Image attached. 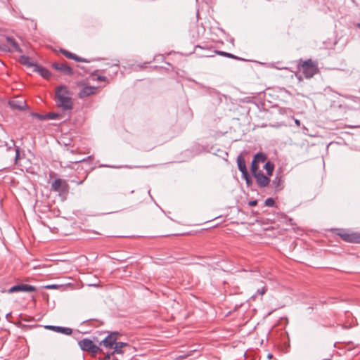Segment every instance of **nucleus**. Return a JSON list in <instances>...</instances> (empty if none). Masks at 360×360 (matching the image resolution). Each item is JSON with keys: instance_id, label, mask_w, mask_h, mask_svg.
Here are the masks:
<instances>
[{"instance_id": "nucleus-22", "label": "nucleus", "mask_w": 360, "mask_h": 360, "mask_svg": "<svg viewBox=\"0 0 360 360\" xmlns=\"http://www.w3.org/2000/svg\"><path fill=\"white\" fill-rule=\"evenodd\" d=\"M0 50L5 52H11V48L6 42V39L0 40Z\"/></svg>"}, {"instance_id": "nucleus-37", "label": "nucleus", "mask_w": 360, "mask_h": 360, "mask_svg": "<svg viewBox=\"0 0 360 360\" xmlns=\"http://www.w3.org/2000/svg\"><path fill=\"white\" fill-rule=\"evenodd\" d=\"M245 183L248 186H250L252 184V179L251 176L250 178H248L247 180H245Z\"/></svg>"}, {"instance_id": "nucleus-45", "label": "nucleus", "mask_w": 360, "mask_h": 360, "mask_svg": "<svg viewBox=\"0 0 360 360\" xmlns=\"http://www.w3.org/2000/svg\"><path fill=\"white\" fill-rule=\"evenodd\" d=\"M358 27L360 28V23L358 24Z\"/></svg>"}, {"instance_id": "nucleus-13", "label": "nucleus", "mask_w": 360, "mask_h": 360, "mask_svg": "<svg viewBox=\"0 0 360 360\" xmlns=\"http://www.w3.org/2000/svg\"><path fill=\"white\" fill-rule=\"evenodd\" d=\"M96 88L91 86H86L83 87L78 94L80 98H86L95 93Z\"/></svg>"}, {"instance_id": "nucleus-10", "label": "nucleus", "mask_w": 360, "mask_h": 360, "mask_svg": "<svg viewBox=\"0 0 360 360\" xmlns=\"http://www.w3.org/2000/svg\"><path fill=\"white\" fill-rule=\"evenodd\" d=\"M8 103L11 108L20 110H24L27 106L25 101L22 98L11 100Z\"/></svg>"}, {"instance_id": "nucleus-31", "label": "nucleus", "mask_w": 360, "mask_h": 360, "mask_svg": "<svg viewBox=\"0 0 360 360\" xmlns=\"http://www.w3.org/2000/svg\"><path fill=\"white\" fill-rule=\"evenodd\" d=\"M241 174H242V178H243L245 181V180H247V179H248V178H250V175H249V174H248V170H247V171H245V172H242Z\"/></svg>"}, {"instance_id": "nucleus-26", "label": "nucleus", "mask_w": 360, "mask_h": 360, "mask_svg": "<svg viewBox=\"0 0 360 360\" xmlns=\"http://www.w3.org/2000/svg\"><path fill=\"white\" fill-rule=\"evenodd\" d=\"M60 51L67 58H68L70 59L75 58V53H71V52H70V51H67L65 49H61Z\"/></svg>"}, {"instance_id": "nucleus-19", "label": "nucleus", "mask_w": 360, "mask_h": 360, "mask_svg": "<svg viewBox=\"0 0 360 360\" xmlns=\"http://www.w3.org/2000/svg\"><path fill=\"white\" fill-rule=\"evenodd\" d=\"M237 165L238 168L241 173L248 170L245 165V161L240 155L237 158Z\"/></svg>"}, {"instance_id": "nucleus-20", "label": "nucleus", "mask_w": 360, "mask_h": 360, "mask_svg": "<svg viewBox=\"0 0 360 360\" xmlns=\"http://www.w3.org/2000/svg\"><path fill=\"white\" fill-rule=\"evenodd\" d=\"M264 169L266 170L267 176H270L273 174L274 169V165L273 162L267 161L264 165Z\"/></svg>"}, {"instance_id": "nucleus-11", "label": "nucleus", "mask_w": 360, "mask_h": 360, "mask_svg": "<svg viewBox=\"0 0 360 360\" xmlns=\"http://www.w3.org/2000/svg\"><path fill=\"white\" fill-rule=\"evenodd\" d=\"M45 328L54 332L63 333L68 335L72 334V330L70 328L68 327L48 325L46 326Z\"/></svg>"}, {"instance_id": "nucleus-36", "label": "nucleus", "mask_w": 360, "mask_h": 360, "mask_svg": "<svg viewBox=\"0 0 360 360\" xmlns=\"http://www.w3.org/2000/svg\"><path fill=\"white\" fill-rule=\"evenodd\" d=\"M100 167H111V168H121L122 167H116V166H112L109 165H101Z\"/></svg>"}, {"instance_id": "nucleus-8", "label": "nucleus", "mask_w": 360, "mask_h": 360, "mask_svg": "<svg viewBox=\"0 0 360 360\" xmlns=\"http://www.w3.org/2000/svg\"><path fill=\"white\" fill-rule=\"evenodd\" d=\"M253 176L255 178L256 182L260 188H264L270 183L269 176L264 175L262 171L255 174Z\"/></svg>"}, {"instance_id": "nucleus-14", "label": "nucleus", "mask_w": 360, "mask_h": 360, "mask_svg": "<svg viewBox=\"0 0 360 360\" xmlns=\"http://www.w3.org/2000/svg\"><path fill=\"white\" fill-rule=\"evenodd\" d=\"M6 42L8 46L11 48V51H16L18 53H22V50L19 46L18 44L16 42V41L11 37H6L5 38Z\"/></svg>"}, {"instance_id": "nucleus-29", "label": "nucleus", "mask_w": 360, "mask_h": 360, "mask_svg": "<svg viewBox=\"0 0 360 360\" xmlns=\"http://www.w3.org/2000/svg\"><path fill=\"white\" fill-rule=\"evenodd\" d=\"M266 291V286H262L261 288L257 289V294L263 295Z\"/></svg>"}, {"instance_id": "nucleus-41", "label": "nucleus", "mask_w": 360, "mask_h": 360, "mask_svg": "<svg viewBox=\"0 0 360 360\" xmlns=\"http://www.w3.org/2000/svg\"><path fill=\"white\" fill-rule=\"evenodd\" d=\"M85 160H86V159H82V160H78L71 161L70 162H71V163H78V162H84V161H85Z\"/></svg>"}, {"instance_id": "nucleus-18", "label": "nucleus", "mask_w": 360, "mask_h": 360, "mask_svg": "<svg viewBox=\"0 0 360 360\" xmlns=\"http://www.w3.org/2000/svg\"><path fill=\"white\" fill-rule=\"evenodd\" d=\"M272 185L274 186L276 191H281L283 188V180L281 176H276L272 181Z\"/></svg>"}, {"instance_id": "nucleus-27", "label": "nucleus", "mask_w": 360, "mask_h": 360, "mask_svg": "<svg viewBox=\"0 0 360 360\" xmlns=\"http://www.w3.org/2000/svg\"><path fill=\"white\" fill-rule=\"evenodd\" d=\"M275 204V201L272 198H268L264 201V205L267 207H273Z\"/></svg>"}, {"instance_id": "nucleus-24", "label": "nucleus", "mask_w": 360, "mask_h": 360, "mask_svg": "<svg viewBox=\"0 0 360 360\" xmlns=\"http://www.w3.org/2000/svg\"><path fill=\"white\" fill-rule=\"evenodd\" d=\"M216 53L220 56H226V57H228V58H234V59H238V60H241L240 58H238V56H234L233 54L232 53H227V52H225V51H217Z\"/></svg>"}, {"instance_id": "nucleus-43", "label": "nucleus", "mask_w": 360, "mask_h": 360, "mask_svg": "<svg viewBox=\"0 0 360 360\" xmlns=\"http://www.w3.org/2000/svg\"><path fill=\"white\" fill-rule=\"evenodd\" d=\"M77 183V184H82V181H78Z\"/></svg>"}, {"instance_id": "nucleus-7", "label": "nucleus", "mask_w": 360, "mask_h": 360, "mask_svg": "<svg viewBox=\"0 0 360 360\" xmlns=\"http://www.w3.org/2000/svg\"><path fill=\"white\" fill-rule=\"evenodd\" d=\"M36 290V288L33 285L27 284H18L12 286L8 290V293H14L18 292H34Z\"/></svg>"}, {"instance_id": "nucleus-12", "label": "nucleus", "mask_w": 360, "mask_h": 360, "mask_svg": "<svg viewBox=\"0 0 360 360\" xmlns=\"http://www.w3.org/2000/svg\"><path fill=\"white\" fill-rule=\"evenodd\" d=\"M33 70L46 79H49L51 76V72L47 68L38 64L35 66V68H34Z\"/></svg>"}, {"instance_id": "nucleus-42", "label": "nucleus", "mask_w": 360, "mask_h": 360, "mask_svg": "<svg viewBox=\"0 0 360 360\" xmlns=\"http://www.w3.org/2000/svg\"><path fill=\"white\" fill-rule=\"evenodd\" d=\"M332 356H333L330 354L328 358L323 359V360H331Z\"/></svg>"}, {"instance_id": "nucleus-30", "label": "nucleus", "mask_w": 360, "mask_h": 360, "mask_svg": "<svg viewBox=\"0 0 360 360\" xmlns=\"http://www.w3.org/2000/svg\"><path fill=\"white\" fill-rule=\"evenodd\" d=\"M72 60L77 61V62H85V63L88 62L85 58H81L77 55L75 56V58H73Z\"/></svg>"}, {"instance_id": "nucleus-21", "label": "nucleus", "mask_w": 360, "mask_h": 360, "mask_svg": "<svg viewBox=\"0 0 360 360\" xmlns=\"http://www.w3.org/2000/svg\"><path fill=\"white\" fill-rule=\"evenodd\" d=\"M266 159V155L262 152H259L254 155V158L252 160H254L257 163H259V162H265Z\"/></svg>"}, {"instance_id": "nucleus-4", "label": "nucleus", "mask_w": 360, "mask_h": 360, "mask_svg": "<svg viewBox=\"0 0 360 360\" xmlns=\"http://www.w3.org/2000/svg\"><path fill=\"white\" fill-rule=\"evenodd\" d=\"M338 234L346 242L360 243V233H349L344 229H339Z\"/></svg>"}, {"instance_id": "nucleus-3", "label": "nucleus", "mask_w": 360, "mask_h": 360, "mask_svg": "<svg viewBox=\"0 0 360 360\" xmlns=\"http://www.w3.org/2000/svg\"><path fill=\"white\" fill-rule=\"evenodd\" d=\"M51 190L58 192L60 196L68 194L69 186L67 181L61 179H56L51 184Z\"/></svg>"}, {"instance_id": "nucleus-2", "label": "nucleus", "mask_w": 360, "mask_h": 360, "mask_svg": "<svg viewBox=\"0 0 360 360\" xmlns=\"http://www.w3.org/2000/svg\"><path fill=\"white\" fill-rule=\"evenodd\" d=\"M78 345L82 350L92 354H96L98 352H102L99 346L94 344V342L89 338H84L79 340L78 342Z\"/></svg>"}, {"instance_id": "nucleus-6", "label": "nucleus", "mask_w": 360, "mask_h": 360, "mask_svg": "<svg viewBox=\"0 0 360 360\" xmlns=\"http://www.w3.org/2000/svg\"><path fill=\"white\" fill-rule=\"evenodd\" d=\"M302 69V73L306 78L312 77L316 72V68L310 60L303 63Z\"/></svg>"}, {"instance_id": "nucleus-23", "label": "nucleus", "mask_w": 360, "mask_h": 360, "mask_svg": "<svg viewBox=\"0 0 360 360\" xmlns=\"http://www.w3.org/2000/svg\"><path fill=\"white\" fill-rule=\"evenodd\" d=\"M250 170L252 175H255V174L261 172L260 170H259L258 163L254 160H252L251 162Z\"/></svg>"}, {"instance_id": "nucleus-32", "label": "nucleus", "mask_w": 360, "mask_h": 360, "mask_svg": "<svg viewBox=\"0 0 360 360\" xmlns=\"http://www.w3.org/2000/svg\"><path fill=\"white\" fill-rule=\"evenodd\" d=\"M112 68H115L116 70H115L114 72V74L116 75L117 73V71H118V68H119V60L117 61L116 63H114L111 65Z\"/></svg>"}, {"instance_id": "nucleus-39", "label": "nucleus", "mask_w": 360, "mask_h": 360, "mask_svg": "<svg viewBox=\"0 0 360 360\" xmlns=\"http://www.w3.org/2000/svg\"><path fill=\"white\" fill-rule=\"evenodd\" d=\"M35 116L37 117H38L39 120H46V117H44V115L36 114Z\"/></svg>"}, {"instance_id": "nucleus-34", "label": "nucleus", "mask_w": 360, "mask_h": 360, "mask_svg": "<svg viewBox=\"0 0 360 360\" xmlns=\"http://www.w3.org/2000/svg\"><path fill=\"white\" fill-rule=\"evenodd\" d=\"M257 205V200H254L248 202V205L250 207H254Z\"/></svg>"}, {"instance_id": "nucleus-5", "label": "nucleus", "mask_w": 360, "mask_h": 360, "mask_svg": "<svg viewBox=\"0 0 360 360\" xmlns=\"http://www.w3.org/2000/svg\"><path fill=\"white\" fill-rule=\"evenodd\" d=\"M120 333L117 331L110 332L108 335L99 342V345H103L105 348L112 349L120 336Z\"/></svg>"}, {"instance_id": "nucleus-40", "label": "nucleus", "mask_w": 360, "mask_h": 360, "mask_svg": "<svg viewBox=\"0 0 360 360\" xmlns=\"http://www.w3.org/2000/svg\"><path fill=\"white\" fill-rule=\"evenodd\" d=\"M294 119V122H295V124L297 126V127H300V121L298 120V119H295V118H293Z\"/></svg>"}, {"instance_id": "nucleus-16", "label": "nucleus", "mask_w": 360, "mask_h": 360, "mask_svg": "<svg viewBox=\"0 0 360 360\" xmlns=\"http://www.w3.org/2000/svg\"><path fill=\"white\" fill-rule=\"evenodd\" d=\"M19 62L27 67V68H34L37 65L36 63L33 62L31 58L27 56H21L19 58Z\"/></svg>"}, {"instance_id": "nucleus-1", "label": "nucleus", "mask_w": 360, "mask_h": 360, "mask_svg": "<svg viewBox=\"0 0 360 360\" xmlns=\"http://www.w3.org/2000/svg\"><path fill=\"white\" fill-rule=\"evenodd\" d=\"M55 102L63 111H70L73 108L72 93L65 85L59 86L56 91Z\"/></svg>"}, {"instance_id": "nucleus-17", "label": "nucleus", "mask_w": 360, "mask_h": 360, "mask_svg": "<svg viewBox=\"0 0 360 360\" xmlns=\"http://www.w3.org/2000/svg\"><path fill=\"white\" fill-rule=\"evenodd\" d=\"M127 346V343L123 342H117L115 343L114 346L112 349H113V351L111 352L112 354H122V348Z\"/></svg>"}, {"instance_id": "nucleus-28", "label": "nucleus", "mask_w": 360, "mask_h": 360, "mask_svg": "<svg viewBox=\"0 0 360 360\" xmlns=\"http://www.w3.org/2000/svg\"><path fill=\"white\" fill-rule=\"evenodd\" d=\"M112 356H113L112 353L107 352L105 354V356L102 359V360H114Z\"/></svg>"}, {"instance_id": "nucleus-35", "label": "nucleus", "mask_w": 360, "mask_h": 360, "mask_svg": "<svg viewBox=\"0 0 360 360\" xmlns=\"http://www.w3.org/2000/svg\"><path fill=\"white\" fill-rule=\"evenodd\" d=\"M97 80L100 82H105L107 80V78L105 76L98 75L97 77Z\"/></svg>"}, {"instance_id": "nucleus-25", "label": "nucleus", "mask_w": 360, "mask_h": 360, "mask_svg": "<svg viewBox=\"0 0 360 360\" xmlns=\"http://www.w3.org/2000/svg\"><path fill=\"white\" fill-rule=\"evenodd\" d=\"M46 120H56L59 117V114L56 112H49L44 115Z\"/></svg>"}, {"instance_id": "nucleus-15", "label": "nucleus", "mask_w": 360, "mask_h": 360, "mask_svg": "<svg viewBox=\"0 0 360 360\" xmlns=\"http://www.w3.org/2000/svg\"><path fill=\"white\" fill-rule=\"evenodd\" d=\"M6 42L8 46L11 48V51H16L18 53H22V50L19 46L18 44L16 42V41L11 37H6L5 38Z\"/></svg>"}, {"instance_id": "nucleus-33", "label": "nucleus", "mask_w": 360, "mask_h": 360, "mask_svg": "<svg viewBox=\"0 0 360 360\" xmlns=\"http://www.w3.org/2000/svg\"><path fill=\"white\" fill-rule=\"evenodd\" d=\"M19 156H20V148L18 146H16L15 147V161H17V160L19 158Z\"/></svg>"}, {"instance_id": "nucleus-9", "label": "nucleus", "mask_w": 360, "mask_h": 360, "mask_svg": "<svg viewBox=\"0 0 360 360\" xmlns=\"http://www.w3.org/2000/svg\"><path fill=\"white\" fill-rule=\"evenodd\" d=\"M52 67L55 70L61 72L64 75H72L73 74V70L66 64L54 63H53Z\"/></svg>"}, {"instance_id": "nucleus-38", "label": "nucleus", "mask_w": 360, "mask_h": 360, "mask_svg": "<svg viewBox=\"0 0 360 360\" xmlns=\"http://www.w3.org/2000/svg\"><path fill=\"white\" fill-rule=\"evenodd\" d=\"M47 289H56L58 288V285L55 284L48 285L46 286Z\"/></svg>"}, {"instance_id": "nucleus-44", "label": "nucleus", "mask_w": 360, "mask_h": 360, "mask_svg": "<svg viewBox=\"0 0 360 360\" xmlns=\"http://www.w3.org/2000/svg\"><path fill=\"white\" fill-rule=\"evenodd\" d=\"M271 356H272V355H271V354H269V355H268V357H269V358H271Z\"/></svg>"}]
</instances>
